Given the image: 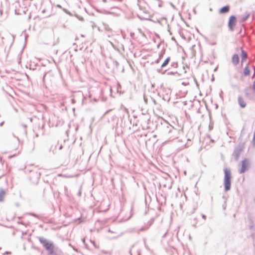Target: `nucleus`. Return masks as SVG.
Returning a JSON list of instances; mask_svg holds the SVG:
<instances>
[{"instance_id":"obj_1","label":"nucleus","mask_w":255,"mask_h":255,"mask_svg":"<svg viewBox=\"0 0 255 255\" xmlns=\"http://www.w3.org/2000/svg\"><path fill=\"white\" fill-rule=\"evenodd\" d=\"M40 243L42 245L43 248L48 252L50 255H56L54 251V245L53 242L45 239L43 237H38Z\"/></svg>"},{"instance_id":"obj_2","label":"nucleus","mask_w":255,"mask_h":255,"mask_svg":"<svg viewBox=\"0 0 255 255\" xmlns=\"http://www.w3.org/2000/svg\"><path fill=\"white\" fill-rule=\"evenodd\" d=\"M224 190L226 192L230 190L231 188V179L232 174L231 170L229 168H225L224 169Z\"/></svg>"},{"instance_id":"obj_3","label":"nucleus","mask_w":255,"mask_h":255,"mask_svg":"<svg viewBox=\"0 0 255 255\" xmlns=\"http://www.w3.org/2000/svg\"><path fill=\"white\" fill-rule=\"evenodd\" d=\"M250 165L249 160H242L241 168L239 170V173L242 174L248 170Z\"/></svg>"},{"instance_id":"obj_4","label":"nucleus","mask_w":255,"mask_h":255,"mask_svg":"<svg viewBox=\"0 0 255 255\" xmlns=\"http://www.w3.org/2000/svg\"><path fill=\"white\" fill-rule=\"evenodd\" d=\"M236 23V18L234 16H231L230 17L229 21V26L231 30L234 29V27Z\"/></svg>"},{"instance_id":"obj_5","label":"nucleus","mask_w":255,"mask_h":255,"mask_svg":"<svg viewBox=\"0 0 255 255\" xmlns=\"http://www.w3.org/2000/svg\"><path fill=\"white\" fill-rule=\"evenodd\" d=\"M153 221H154L153 219H151L150 220V221L148 223V225L143 226V227H141L140 229L137 230L136 231L137 233L138 234H139L140 232L144 231L145 230H147L149 228V227L151 225V224L153 223Z\"/></svg>"},{"instance_id":"obj_6","label":"nucleus","mask_w":255,"mask_h":255,"mask_svg":"<svg viewBox=\"0 0 255 255\" xmlns=\"http://www.w3.org/2000/svg\"><path fill=\"white\" fill-rule=\"evenodd\" d=\"M238 103L242 108H245L246 106V103L245 100L241 97L238 98Z\"/></svg>"},{"instance_id":"obj_7","label":"nucleus","mask_w":255,"mask_h":255,"mask_svg":"<svg viewBox=\"0 0 255 255\" xmlns=\"http://www.w3.org/2000/svg\"><path fill=\"white\" fill-rule=\"evenodd\" d=\"M239 61V58L238 55L237 54L234 55L232 57L233 63L234 64L237 65V64H238Z\"/></svg>"},{"instance_id":"obj_8","label":"nucleus","mask_w":255,"mask_h":255,"mask_svg":"<svg viewBox=\"0 0 255 255\" xmlns=\"http://www.w3.org/2000/svg\"><path fill=\"white\" fill-rule=\"evenodd\" d=\"M5 194V191L4 189L0 188V201H2Z\"/></svg>"},{"instance_id":"obj_9","label":"nucleus","mask_w":255,"mask_h":255,"mask_svg":"<svg viewBox=\"0 0 255 255\" xmlns=\"http://www.w3.org/2000/svg\"><path fill=\"white\" fill-rule=\"evenodd\" d=\"M229 10V7L228 6H225L223 7L220 10V12L224 13L228 12Z\"/></svg>"},{"instance_id":"obj_10","label":"nucleus","mask_w":255,"mask_h":255,"mask_svg":"<svg viewBox=\"0 0 255 255\" xmlns=\"http://www.w3.org/2000/svg\"><path fill=\"white\" fill-rule=\"evenodd\" d=\"M244 74L245 76H248V75H249L250 74V70L249 69V68L248 66H247L245 69H244Z\"/></svg>"},{"instance_id":"obj_11","label":"nucleus","mask_w":255,"mask_h":255,"mask_svg":"<svg viewBox=\"0 0 255 255\" xmlns=\"http://www.w3.org/2000/svg\"><path fill=\"white\" fill-rule=\"evenodd\" d=\"M170 60V57H168L167 58H166V59L164 61V62L161 65V67H164L166 66L168 64Z\"/></svg>"},{"instance_id":"obj_12","label":"nucleus","mask_w":255,"mask_h":255,"mask_svg":"<svg viewBox=\"0 0 255 255\" xmlns=\"http://www.w3.org/2000/svg\"><path fill=\"white\" fill-rule=\"evenodd\" d=\"M242 60H246L247 58V54L246 53V52L245 51H244V50H242Z\"/></svg>"},{"instance_id":"obj_13","label":"nucleus","mask_w":255,"mask_h":255,"mask_svg":"<svg viewBox=\"0 0 255 255\" xmlns=\"http://www.w3.org/2000/svg\"><path fill=\"white\" fill-rule=\"evenodd\" d=\"M202 218L204 220L206 219V216L204 214H202Z\"/></svg>"},{"instance_id":"obj_14","label":"nucleus","mask_w":255,"mask_h":255,"mask_svg":"<svg viewBox=\"0 0 255 255\" xmlns=\"http://www.w3.org/2000/svg\"><path fill=\"white\" fill-rule=\"evenodd\" d=\"M167 233H168V231H166V232L164 234V235H163L162 237H163V238H165V237H166V235H167Z\"/></svg>"},{"instance_id":"obj_15","label":"nucleus","mask_w":255,"mask_h":255,"mask_svg":"<svg viewBox=\"0 0 255 255\" xmlns=\"http://www.w3.org/2000/svg\"><path fill=\"white\" fill-rule=\"evenodd\" d=\"M226 203H225L223 205V208L224 209H226Z\"/></svg>"},{"instance_id":"obj_16","label":"nucleus","mask_w":255,"mask_h":255,"mask_svg":"<svg viewBox=\"0 0 255 255\" xmlns=\"http://www.w3.org/2000/svg\"><path fill=\"white\" fill-rule=\"evenodd\" d=\"M78 196H80L81 195V190H79L78 193Z\"/></svg>"},{"instance_id":"obj_17","label":"nucleus","mask_w":255,"mask_h":255,"mask_svg":"<svg viewBox=\"0 0 255 255\" xmlns=\"http://www.w3.org/2000/svg\"><path fill=\"white\" fill-rule=\"evenodd\" d=\"M137 255H140V251H137Z\"/></svg>"},{"instance_id":"obj_18","label":"nucleus","mask_w":255,"mask_h":255,"mask_svg":"<svg viewBox=\"0 0 255 255\" xmlns=\"http://www.w3.org/2000/svg\"><path fill=\"white\" fill-rule=\"evenodd\" d=\"M248 17V15L246 16L245 18H244L243 20H245Z\"/></svg>"},{"instance_id":"obj_19","label":"nucleus","mask_w":255,"mask_h":255,"mask_svg":"<svg viewBox=\"0 0 255 255\" xmlns=\"http://www.w3.org/2000/svg\"><path fill=\"white\" fill-rule=\"evenodd\" d=\"M10 253V252H5L4 254H9Z\"/></svg>"},{"instance_id":"obj_20","label":"nucleus","mask_w":255,"mask_h":255,"mask_svg":"<svg viewBox=\"0 0 255 255\" xmlns=\"http://www.w3.org/2000/svg\"><path fill=\"white\" fill-rule=\"evenodd\" d=\"M32 216L33 217H37L36 215L34 213H33Z\"/></svg>"},{"instance_id":"obj_21","label":"nucleus","mask_w":255,"mask_h":255,"mask_svg":"<svg viewBox=\"0 0 255 255\" xmlns=\"http://www.w3.org/2000/svg\"><path fill=\"white\" fill-rule=\"evenodd\" d=\"M129 254H130V255H132L131 249L129 250Z\"/></svg>"},{"instance_id":"obj_22","label":"nucleus","mask_w":255,"mask_h":255,"mask_svg":"<svg viewBox=\"0 0 255 255\" xmlns=\"http://www.w3.org/2000/svg\"><path fill=\"white\" fill-rule=\"evenodd\" d=\"M184 174L185 175H186V174H187V172H186V170H185V171H184Z\"/></svg>"},{"instance_id":"obj_23","label":"nucleus","mask_w":255,"mask_h":255,"mask_svg":"<svg viewBox=\"0 0 255 255\" xmlns=\"http://www.w3.org/2000/svg\"><path fill=\"white\" fill-rule=\"evenodd\" d=\"M28 242H30L31 241V239L30 238H29L28 239Z\"/></svg>"},{"instance_id":"obj_24","label":"nucleus","mask_w":255,"mask_h":255,"mask_svg":"<svg viewBox=\"0 0 255 255\" xmlns=\"http://www.w3.org/2000/svg\"><path fill=\"white\" fill-rule=\"evenodd\" d=\"M82 241H83V243H84L85 242V239H82Z\"/></svg>"},{"instance_id":"obj_25","label":"nucleus","mask_w":255,"mask_h":255,"mask_svg":"<svg viewBox=\"0 0 255 255\" xmlns=\"http://www.w3.org/2000/svg\"><path fill=\"white\" fill-rule=\"evenodd\" d=\"M253 227V225L250 226V228H252Z\"/></svg>"},{"instance_id":"obj_26","label":"nucleus","mask_w":255,"mask_h":255,"mask_svg":"<svg viewBox=\"0 0 255 255\" xmlns=\"http://www.w3.org/2000/svg\"><path fill=\"white\" fill-rule=\"evenodd\" d=\"M254 202L255 203V197H254Z\"/></svg>"},{"instance_id":"obj_27","label":"nucleus","mask_w":255,"mask_h":255,"mask_svg":"<svg viewBox=\"0 0 255 255\" xmlns=\"http://www.w3.org/2000/svg\"><path fill=\"white\" fill-rule=\"evenodd\" d=\"M109 232H111V230H110V229L109 230Z\"/></svg>"}]
</instances>
